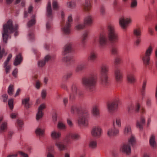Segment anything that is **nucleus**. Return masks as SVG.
I'll return each mask as SVG.
<instances>
[{
    "label": "nucleus",
    "instance_id": "nucleus-1",
    "mask_svg": "<svg viewBox=\"0 0 157 157\" xmlns=\"http://www.w3.org/2000/svg\"><path fill=\"white\" fill-rule=\"evenodd\" d=\"M18 25L17 24H14L11 20H8L3 25L2 30V37L3 41L6 43L9 38V35L14 33V36L18 35Z\"/></svg>",
    "mask_w": 157,
    "mask_h": 157
},
{
    "label": "nucleus",
    "instance_id": "nucleus-2",
    "mask_svg": "<svg viewBox=\"0 0 157 157\" xmlns=\"http://www.w3.org/2000/svg\"><path fill=\"white\" fill-rule=\"evenodd\" d=\"M96 76L92 74L88 77L84 78L82 79V84L89 90L92 91L95 88Z\"/></svg>",
    "mask_w": 157,
    "mask_h": 157
},
{
    "label": "nucleus",
    "instance_id": "nucleus-3",
    "mask_svg": "<svg viewBox=\"0 0 157 157\" xmlns=\"http://www.w3.org/2000/svg\"><path fill=\"white\" fill-rule=\"evenodd\" d=\"M109 66L106 64H103L101 69V84L104 86L106 85L108 83Z\"/></svg>",
    "mask_w": 157,
    "mask_h": 157
},
{
    "label": "nucleus",
    "instance_id": "nucleus-4",
    "mask_svg": "<svg viewBox=\"0 0 157 157\" xmlns=\"http://www.w3.org/2000/svg\"><path fill=\"white\" fill-rule=\"evenodd\" d=\"M154 48L153 45L150 44L146 49L144 55L141 57L143 63L144 65H147L150 64V56L153 53Z\"/></svg>",
    "mask_w": 157,
    "mask_h": 157
},
{
    "label": "nucleus",
    "instance_id": "nucleus-5",
    "mask_svg": "<svg viewBox=\"0 0 157 157\" xmlns=\"http://www.w3.org/2000/svg\"><path fill=\"white\" fill-rule=\"evenodd\" d=\"M88 113L86 111L83 112L77 119L78 124L80 126L86 127L89 124V121L87 119Z\"/></svg>",
    "mask_w": 157,
    "mask_h": 157
},
{
    "label": "nucleus",
    "instance_id": "nucleus-6",
    "mask_svg": "<svg viewBox=\"0 0 157 157\" xmlns=\"http://www.w3.org/2000/svg\"><path fill=\"white\" fill-rule=\"evenodd\" d=\"M108 37L109 40L113 42L118 40V35L116 33L114 26L112 24H109L107 27Z\"/></svg>",
    "mask_w": 157,
    "mask_h": 157
},
{
    "label": "nucleus",
    "instance_id": "nucleus-7",
    "mask_svg": "<svg viewBox=\"0 0 157 157\" xmlns=\"http://www.w3.org/2000/svg\"><path fill=\"white\" fill-rule=\"evenodd\" d=\"M132 22V19L129 17H122L119 20V25L121 28L124 30H126Z\"/></svg>",
    "mask_w": 157,
    "mask_h": 157
},
{
    "label": "nucleus",
    "instance_id": "nucleus-8",
    "mask_svg": "<svg viewBox=\"0 0 157 157\" xmlns=\"http://www.w3.org/2000/svg\"><path fill=\"white\" fill-rule=\"evenodd\" d=\"M120 100L119 98L114 99L111 102L108 104L107 109L108 112L110 113H112L118 109V105Z\"/></svg>",
    "mask_w": 157,
    "mask_h": 157
},
{
    "label": "nucleus",
    "instance_id": "nucleus-9",
    "mask_svg": "<svg viewBox=\"0 0 157 157\" xmlns=\"http://www.w3.org/2000/svg\"><path fill=\"white\" fill-rule=\"evenodd\" d=\"M102 130L99 126H97L93 128L91 131V135L92 136L95 138L100 137L102 134Z\"/></svg>",
    "mask_w": 157,
    "mask_h": 157
},
{
    "label": "nucleus",
    "instance_id": "nucleus-10",
    "mask_svg": "<svg viewBox=\"0 0 157 157\" xmlns=\"http://www.w3.org/2000/svg\"><path fill=\"white\" fill-rule=\"evenodd\" d=\"M120 151L128 155H130L131 153V147L128 143H124L121 145L120 147Z\"/></svg>",
    "mask_w": 157,
    "mask_h": 157
},
{
    "label": "nucleus",
    "instance_id": "nucleus-11",
    "mask_svg": "<svg viewBox=\"0 0 157 157\" xmlns=\"http://www.w3.org/2000/svg\"><path fill=\"white\" fill-rule=\"evenodd\" d=\"M107 38L106 34L103 32L100 33L98 37V42L100 45L101 47H103L107 44Z\"/></svg>",
    "mask_w": 157,
    "mask_h": 157
},
{
    "label": "nucleus",
    "instance_id": "nucleus-12",
    "mask_svg": "<svg viewBox=\"0 0 157 157\" xmlns=\"http://www.w3.org/2000/svg\"><path fill=\"white\" fill-rule=\"evenodd\" d=\"M119 131L118 128L115 126L109 128L107 130V135L109 137H112L118 135Z\"/></svg>",
    "mask_w": 157,
    "mask_h": 157
},
{
    "label": "nucleus",
    "instance_id": "nucleus-13",
    "mask_svg": "<svg viewBox=\"0 0 157 157\" xmlns=\"http://www.w3.org/2000/svg\"><path fill=\"white\" fill-rule=\"evenodd\" d=\"M115 80L117 83H121L123 79V74L121 70L119 69H116L114 72Z\"/></svg>",
    "mask_w": 157,
    "mask_h": 157
},
{
    "label": "nucleus",
    "instance_id": "nucleus-14",
    "mask_svg": "<svg viewBox=\"0 0 157 157\" xmlns=\"http://www.w3.org/2000/svg\"><path fill=\"white\" fill-rule=\"evenodd\" d=\"M93 21V16L90 14H88L84 19V23L85 25H90L92 24Z\"/></svg>",
    "mask_w": 157,
    "mask_h": 157
},
{
    "label": "nucleus",
    "instance_id": "nucleus-15",
    "mask_svg": "<svg viewBox=\"0 0 157 157\" xmlns=\"http://www.w3.org/2000/svg\"><path fill=\"white\" fill-rule=\"evenodd\" d=\"M156 135L154 134H152L150 136L149 143L150 146L153 148L156 147L157 143L156 140Z\"/></svg>",
    "mask_w": 157,
    "mask_h": 157
},
{
    "label": "nucleus",
    "instance_id": "nucleus-16",
    "mask_svg": "<svg viewBox=\"0 0 157 157\" xmlns=\"http://www.w3.org/2000/svg\"><path fill=\"white\" fill-rule=\"evenodd\" d=\"M71 93L70 94V99H72L74 97L79 93V90L75 85L73 84L71 88Z\"/></svg>",
    "mask_w": 157,
    "mask_h": 157
},
{
    "label": "nucleus",
    "instance_id": "nucleus-17",
    "mask_svg": "<svg viewBox=\"0 0 157 157\" xmlns=\"http://www.w3.org/2000/svg\"><path fill=\"white\" fill-rule=\"evenodd\" d=\"M145 117L142 115L140 117L139 120L137 121L136 126L137 128L141 129L142 128V125L145 124Z\"/></svg>",
    "mask_w": 157,
    "mask_h": 157
},
{
    "label": "nucleus",
    "instance_id": "nucleus-18",
    "mask_svg": "<svg viewBox=\"0 0 157 157\" xmlns=\"http://www.w3.org/2000/svg\"><path fill=\"white\" fill-rule=\"evenodd\" d=\"M61 132L56 130H54L52 131L50 133L51 137L54 140L59 139L61 137Z\"/></svg>",
    "mask_w": 157,
    "mask_h": 157
},
{
    "label": "nucleus",
    "instance_id": "nucleus-19",
    "mask_svg": "<svg viewBox=\"0 0 157 157\" xmlns=\"http://www.w3.org/2000/svg\"><path fill=\"white\" fill-rule=\"evenodd\" d=\"M72 44L69 43L66 44L64 47L63 50L62 52V55L64 56L70 52L72 49Z\"/></svg>",
    "mask_w": 157,
    "mask_h": 157
},
{
    "label": "nucleus",
    "instance_id": "nucleus-20",
    "mask_svg": "<svg viewBox=\"0 0 157 157\" xmlns=\"http://www.w3.org/2000/svg\"><path fill=\"white\" fill-rule=\"evenodd\" d=\"M55 145L60 151H64L66 149V146L61 141H56L55 142Z\"/></svg>",
    "mask_w": 157,
    "mask_h": 157
},
{
    "label": "nucleus",
    "instance_id": "nucleus-21",
    "mask_svg": "<svg viewBox=\"0 0 157 157\" xmlns=\"http://www.w3.org/2000/svg\"><path fill=\"white\" fill-rule=\"evenodd\" d=\"M30 98L29 97H26L22 100V104L27 109L30 108L31 106V104L29 102Z\"/></svg>",
    "mask_w": 157,
    "mask_h": 157
},
{
    "label": "nucleus",
    "instance_id": "nucleus-22",
    "mask_svg": "<svg viewBox=\"0 0 157 157\" xmlns=\"http://www.w3.org/2000/svg\"><path fill=\"white\" fill-rule=\"evenodd\" d=\"M92 114L95 117L99 116L100 115V111L98 105H94L91 111Z\"/></svg>",
    "mask_w": 157,
    "mask_h": 157
},
{
    "label": "nucleus",
    "instance_id": "nucleus-23",
    "mask_svg": "<svg viewBox=\"0 0 157 157\" xmlns=\"http://www.w3.org/2000/svg\"><path fill=\"white\" fill-rule=\"evenodd\" d=\"M22 61V58L21 54L16 55V58L13 62V65L16 66L20 64Z\"/></svg>",
    "mask_w": 157,
    "mask_h": 157
},
{
    "label": "nucleus",
    "instance_id": "nucleus-24",
    "mask_svg": "<svg viewBox=\"0 0 157 157\" xmlns=\"http://www.w3.org/2000/svg\"><path fill=\"white\" fill-rule=\"evenodd\" d=\"M128 144L131 146H133L136 143V139L135 136L131 134L129 136L128 139Z\"/></svg>",
    "mask_w": 157,
    "mask_h": 157
},
{
    "label": "nucleus",
    "instance_id": "nucleus-25",
    "mask_svg": "<svg viewBox=\"0 0 157 157\" xmlns=\"http://www.w3.org/2000/svg\"><path fill=\"white\" fill-rule=\"evenodd\" d=\"M71 26V23H67L66 25L62 28L63 32L64 33L67 34L70 33L71 32V30L70 29Z\"/></svg>",
    "mask_w": 157,
    "mask_h": 157
},
{
    "label": "nucleus",
    "instance_id": "nucleus-26",
    "mask_svg": "<svg viewBox=\"0 0 157 157\" xmlns=\"http://www.w3.org/2000/svg\"><path fill=\"white\" fill-rule=\"evenodd\" d=\"M8 126L7 121H4L0 125V132L3 133L7 130Z\"/></svg>",
    "mask_w": 157,
    "mask_h": 157
},
{
    "label": "nucleus",
    "instance_id": "nucleus-27",
    "mask_svg": "<svg viewBox=\"0 0 157 157\" xmlns=\"http://www.w3.org/2000/svg\"><path fill=\"white\" fill-rule=\"evenodd\" d=\"M127 79L128 82L131 84L134 83L136 81L135 76L132 74H128L127 75Z\"/></svg>",
    "mask_w": 157,
    "mask_h": 157
},
{
    "label": "nucleus",
    "instance_id": "nucleus-28",
    "mask_svg": "<svg viewBox=\"0 0 157 157\" xmlns=\"http://www.w3.org/2000/svg\"><path fill=\"white\" fill-rule=\"evenodd\" d=\"M46 14L48 16L50 17L52 15L51 2L49 1L46 6Z\"/></svg>",
    "mask_w": 157,
    "mask_h": 157
},
{
    "label": "nucleus",
    "instance_id": "nucleus-29",
    "mask_svg": "<svg viewBox=\"0 0 157 157\" xmlns=\"http://www.w3.org/2000/svg\"><path fill=\"white\" fill-rule=\"evenodd\" d=\"M132 132L131 127L129 125H126L124 127L123 129L124 134L125 136H127L130 134Z\"/></svg>",
    "mask_w": 157,
    "mask_h": 157
},
{
    "label": "nucleus",
    "instance_id": "nucleus-30",
    "mask_svg": "<svg viewBox=\"0 0 157 157\" xmlns=\"http://www.w3.org/2000/svg\"><path fill=\"white\" fill-rule=\"evenodd\" d=\"M3 67L4 68L6 73L8 74L10 72L11 69V66L9 63L4 62L3 64Z\"/></svg>",
    "mask_w": 157,
    "mask_h": 157
},
{
    "label": "nucleus",
    "instance_id": "nucleus-31",
    "mask_svg": "<svg viewBox=\"0 0 157 157\" xmlns=\"http://www.w3.org/2000/svg\"><path fill=\"white\" fill-rule=\"evenodd\" d=\"M83 7L86 11H89L91 7V4L90 0H86L85 3L83 5Z\"/></svg>",
    "mask_w": 157,
    "mask_h": 157
},
{
    "label": "nucleus",
    "instance_id": "nucleus-32",
    "mask_svg": "<svg viewBox=\"0 0 157 157\" xmlns=\"http://www.w3.org/2000/svg\"><path fill=\"white\" fill-rule=\"evenodd\" d=\"M69 135L71 136V139L73 140H78L81 139L80 135L77 132L70 133Z\"/></svg>",
    "mask_w": 157,
    "mask_h": 157
},
{
    "label": "nucleus",
    "instance_id": "nucleus-33",
    "mask_svg": "<svg viewBox=\"0 0 157 157\" xmlns=\"http://www.w3.org/2000/svg\"><path fill=\"white\" fill-rule=\"evenodd\" d=\"M85 26L84 23L81 22H78L76 23L75 26V29L77 30H79L83 29Z\"/></svg>",
    "mask_w": 157,
    "mask_h": 157
},
{
    "label": "nucleus",
    "instance_id": "nucleus-34",
    "mask_svg": "<svg viewBox=\"0 0 157 157\" xmlns=\"http://www.w3.org/2000/svg\"><path fill=\"white\" fill-rule=\"evenodd\" d=\"M89 147L92 149H95L97 147V142L95 140H91L89 143Z\"/></svg>",
    "mask_w": 157,
    "mask_h": 157
},
{
    "label": "nucleus",
    "instance_id": "nucleus-35",
    "mask_svg": "<svg viewBox=\"0 0 157 157\" xmlns=\"http://www.w3.org/2000/svg\"><path fill=\"white\" fill-rule=\"evenodd\" d=\"M36 16L35 15H33L31 17V19L28 22L27 25L28 27H31L34 25L36 23Z\"/></svg>",
    "mask_w": 157,
    "mask_h": 157
},
{
    "label": "nucleus",
    "instance_id": "nucleus-36",
    "mask_svg": "<svg viewBox=\"0 0 157 157\" xmlns=\"http://www.w3.org/2000/svg\"><path fill=\"white\" fill-rule=\"evenodd\" d=\"M44 130L38 127L36 128L35 130V133L36 134L40 136H42L44 133Z\"/></svg>",
    "mask_w": 157,
    "mask_h": 157
},
{
    "label": "nucleus",
    "instance_id": "nucleus-37",
    "mask_svg": "<svg viewBox=\"0 0 157 157\" xmlns=\"http://www.w3.org/2000/svg\"><path fill=\"white\" fill-rule=\"evenodd\" d=\"M86 68V65L83 63H81L78 65L75 68V71L77 72L81 71Z\"/></svg>",
    "mask_w": 157,
    "mask_h": 157
},
{
    "label": "nucleus",
    "instance_id": "nucleus-38",
    "mask_svg": "<svg viewBox=\"0 0 157 157\" xmlns=\"http://www.w3.org/2000/svg\"><path fill=\"white\" fill-rule=\"evenodd\" d=\"M113 126L116 124L118 127H121V120L119 118H117L113 122Z\"/></svg>",
    "mask_w": 157,
    "mask_h": 157
},
{
    "label": "nucleus",
    "instance_id": "nucleus-39",
    "mask_svg": "<svg viewBox=\"0 0 157 157\" xmlns=\"http://www.w3.org/2000/svg\"><path fill=\"white\" fill-rule=\"evenodd\" d=\"M97 57V53L94 51H92L90 52L89 56V59L90 60L94 61L96 59Z\"/></svg>",
    "mask_w": 157,
    "mask_h": 157
},
{
    "label": "nucleus",
    "instance_id": "nucleus-40",
    "mask_svg": "<svg viewBox=\"0 0 157 157\" xmlns=\"http://www.w3.org/2000/svg\"><path fill=\"white\" fill-rule=\"evenodd\" d=\"M67 6L71 9L75 8L76 6V2L75 1H71L67 2Z\"/></svg>",
    "mask_w": 157,
    "mask_h": 157
},
{
    "label": "nucleus",
    "instance_id": "nucleus-41",
    "mask_svg": "<svg viewBox=\"0 0 157 157\" xmlns=\"http://www.w3.org/2000/svg\"><path fill=\"white\" fill-rule=\"evenodd\" d=\"M17 126L18 129L20 130L23 128V121L20 119L17 120Z\"/></svg>",
    "mask_w": 157,
    "mask_h": 157
},
{
    "label": "nucleus",
    "instance_id": "nucleus-42",
    "mask_svg": "<svg viewBox=\"0 0 157 157\" xmlns=\"http://www.w3.org/2000/svg\"><path fill=\"white\" fill-rule=\"evenodd\" d=\"M53 149V147L50 146L48 147L47 148V150L48 152L47 155V157H55L54 155L50 152V151Z\"/></svg>",
    "mask_w": 157,
    "mask_h": 157
},
{
    "label": "nucleus",
    "instance_id": "nucleus-43",
    "mask_svg": "<svg viewBox=\"0 0 157 157\" xmlns=\"http://www.w3.org/2000/svg\"><path fill=\"white\" fill-rule=\"evenodd\" d=\"M46 63L43 60H38L37 62L38 67L39 68L43 67L45 65Z\"/></svg>",
    "mask_w": 157,
    "mask_h": 157
},
{
    "label": "nucleus",
    "instance_id": "nucleus-44",
    "mask_svg": "<svg viewBox=\"0 0 157 157\" xmlns=\"http://www.w3.org/2000/svg\"><path fill=\"white\" fill-rule=\"evenodd\" d=\"M147 83V81L146 80L143 81L141 90V92L142 94H144L145 93Z\"/></svg>",
    "mask_w": 157,
    "mask_h": 157
},
{
    "label": "nucleus",
    "instance_id": "nucleus-45",
    "mask_svg": "<svg viewBox=\"0 0 157 157\" xmlns=\"http://www.w3.org/2000/svg\"><path fill=\"white\" fill-rule=\"evenodd\" d=\"M47 95V91L45 89H42L41 92V97L42 99H45Z\"/></svg>",
    "mask_w": 157,
    "mask_h": 157
},
{
    "label": "nucleus",
    "instance_id": "nucleus-46",
    "mask_svg": "<svg viewBox=\"0 0 157 157\" xmlns=\"http://www.w3.org/2000/svg\"><path fill=\"white\" fill-rule=\"evenodd\" d=\"M57 127L58 128L60 129H64L66 128V125L65 124L61 121H59L58 122Z\"/></svg>",
    "mask_w": 157,
    "mask_h": 157
},
{
    "label": "nucleus",
    "instance_id": "nucleus-47",
    "mask_svg": "<svg viewBox=\"0 0 157 157\" xmlns=\"http://www.w3.org/2000/svg\"><path fill=\"white\" fill-rule=\"evenodd\" d=\"M43 116V113L42 112L38 111L36 115V118L37 121H38L41 119Z\"/></svg>",
    "mask_w": 157,
    "mask_h": 157
},
{
    "label": "nucleus",
    "instance_id": "nucleus-48",
    "mask_svg": "<svg viewBox=\"0 0 157 157\" xmlns=\"http://www.w3.org/2000/svg\"><path fill=\"white\" fill-rule=\"evenodd\" d=\"M52 7L54 10H57L59 8V6L57 1L56 0H53Z\"/></svg>",
    "mask_w": 157,
    "mask_h": 157
},
{
    "label": "nucleus",
    "instance_id": "nucleus-49",
    "mask_svg": "<svg viewBox=\"0 0 157 157\" xmlns=\"http://www.w3.org/2000/svg\"><path fill=\"white\" fill-rule=\"evenodd\" d=\"M13 86L12 85H10L8 88V94L10 95H12L13 94Z\"/></svg>",
    "mask_w": 157,
    "mask_h": 157
},
{
    "label": "nucleus",
    "instance_id": "nucleus-50",
    "mask_svg": "<svg viewBox=\"0 0 157 157\" xmlns=\"http://www.w3.org/2000/svg\"><path fill=\"white\" fill-rule=\"evenodd\" d=\"M63 56L62 59L63 61L65 62H68L71 60L72 59V57L70 56H66V55Z\"/></svg>",
    "mask_w": 157,
    "mask_h": 157
},
{
    "label": "nucleus",
    "instance_id": "nucleus-51",
    "mask_svg": "<svg viewBox=\"0 0 157 157\" xmlns=\"http://www.w3.org/2000/svg\"><path fill=\"white\" fill-rule=\"evenodd\" d=\"M134 33L136 36H139L141 35V30L140 28L135 29L134 30Z\"/></svg>",
    "mask_w": 157,
    "mask_h": 157
},
{
    "label": "nucleus",
    "instance_id": "nucleus-52",
    "mask_svg": "<svg viewBox=\"0 0 157 157\" xmlns=\"http://www.w3.org/2000/svg\"><path fill=\"white\" fill-rule=\"evenodd\" d=\"M137 5V0H131V7L132 8H136Z\"/></svg>",
    "mask_w": 157,
    "mask_h": 157
},
{
    "label": "nucleus",
    "instance_id": "nucleus-53",
    "mask_svg": "<svg viewBox=\"0 0 157 157\" xmlns=\"http://www.w3.org/2000/svg\"><path fill=\"white\" fill-rule=\"evenodd\" d=\"M88 36V33L87 32H86L83 33L82 38V43H84L85 42Z\"/></svg>",
    "mask_w": 157,
    "mask_h": 157
},
{
    "label": "nucleus",
    "instance_id": "nucleus-54",
    "mask_svg": "<svg viewBox=\"0 0 157 157\" xmlns=\"http://www.w3.org/2000/svg\"><path fill=\"white\" fill-rule=\"evenodd\" d=\"M13 99L11 98L9 99L8 101V104L10 109H12L13 108Z\"/></svg>",
    "mask_w": 157,
    "mask_h": 157
},
{
    "label": "nucleus",
    "instance_id": "nucleus-55",
    "mask_svg": "<svg viewBox=\"0 0 157 157\" xmlns=\"http://www.w3.org/2000/svg\"><path fill=\"white\" fill-rule=\"evenodd\" d=\"M78 107L76 105H73L71 107V112L74 113L75 111H78Z\"/></svg>",
    "mask_w": 157,
    "mask_h": 157
},
{
    "label": "nucleus",
    "instance_id": "nucleus-56",
    "mask_svg": "<svg viewBox=\"0 0 157 157\" xmlns=\"http://www.w3.org/2000/svg\"><path fill=\"white\" fill-rule=\"evenodd\" d=\"M46 107V105L45 103H43L40 105L38 108V111L42 112Z\"/></svg>",
    "mask_w": 157,
    "mask_h": 157
},
{
    "label": "nucleus",
    "instance_id": "nucleus-57",
    "mask_svg": "<svg viewBox=\"0 0 157 157\" xmlns=\"http://www.w3.org/2000/svg\"><path fill=\"white\" fill-rule=\"evenodd\" d=\"M111 52L114 55L117 54L118 52V48L115 47H113L111 49Z\"/></svg>",
    "mask_w": 157,
    "mask_h": 157
},
{
    "label": "nucleus",
    "instance_id": "nucleus-58",
    "mask_svg": "<svg viewBox=\"0 0 157 157\" xmlns=\"http://www.w3.org/2000/svg\"><path fill=\"white\" fill-rule=\"evenodd\" d=\"M41 85L40 82L39 81L37 80L36 81L35 86L36 89L39 90L40 89Z\"/></svg>",
    "mask_w": 157,
    "mask_h": 157
},
{
    "label": "nucleus",
    "instance_id": "nucleus-59",
    "mask_svg": "<svg viewBox=\"0 0 157 157\" xmlns=\"http://www.w3.org/2000/svg\"><path fill=\"white\" fill-rule=\"evenodd\" d=\"M18 114L16 112H13L11 113L10 115V117L12 119L16 118L17 117Z\"/></svg>",
    "mask_w": 157,
    "mask_h": 157
},
{
    "label": "nucleus",
    "instance_id": "nucleus-60",
    "mask_svg": "<svg viewBox=\"0 0 157 157\" xmlns=\"http://www.w3.org/2000/svg\"><path fill=\"white\" fill-rule=\"evenodd\" d=\"M100 12L101 15H104L105 13V7L102 6H101L100 8Z\"/></svg>",
    "mask_w": 157,
    "mask_h": 157
},
{
    "label": "nucleus",
    "instance_id": "nucleus-61",
    "mask_svg": "<svg viewBox=\"0 0 157 157\" xmlns=\"http://www.w3.org/2000/svg\"><path fill=\"white\" fill-rule=\"evenodd\" d=\"M18 72V69L17 68H15L13 71L12 75L15 78H17V74Z\"/></svg>",
    "mask_w": 157,
    "mask_h": 157
},
{
    "label": "nucleus",
    "instance_id": "nucleus-62",
    "mask_svg": "<svg viewBox=\"0 0 157 157\" xmlns=\"http://www.w3.org/2000/svg\"><path fill=\"white\" fill-rule=\"evenodd\" d=\"M135 105L133 104H131L129 105L127 107L128 111H131L133 110L134 109Z\"/></svg>",
    "mask_w": 157,
    "mask_h": 157
},
{
    "label": "nucleus",
    "instance_id": "nucleus-63",
    "mask_svg": "<svg viewBox=\"0 0 157 157\" xmlns=\"http://www.w3.org/2000/svg\"><path fill=\"white\" fill-rule=\"evenodd\" d=\"M67 121L68 125L70 127H72L73 126V124L71 120L69 118H67Z\"/></svg>",
    "mask_w": 157,
    "mask_h": 157
},
{
    "label": "nucleus",
    "instance_id": "nucleus-64",
    "mask_svg": "<svg viewBox=\"0 0 157 157\" xmlns=\"http://www.w3.org/2000/svg\"><path fill=\"white\" fill-rule=\"evenodd\" d=\"M18 154L20 155L21 157H29L27 154L22 151L18 152Z\"/></svg>",
    "mask_w": 157,
    "mask_h": 157
}]
</instances>
